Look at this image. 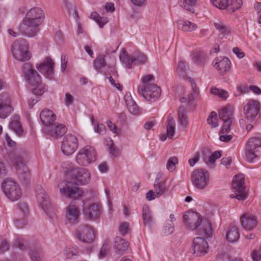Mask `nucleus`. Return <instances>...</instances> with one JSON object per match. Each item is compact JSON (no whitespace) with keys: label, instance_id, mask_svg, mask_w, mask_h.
<instances>
[{"label":"nucleus","instance_id":"obj_31","mask_svg":"<svg viewBox=\"0 0 261 261\" xmlns=\"http://www.w3.org/2000/svg\"><path fill=\"white\" fill-rule=\"evenodd\" d=\"M214 25L220 34L223 36L229 35L231 33V28L221 21L218 20L214 22Z\"/></svg>","mask_w":261,"mask_h":261},{"label":"nucleus","instance_id":"obj_55","mask_svg":"<svg viewBox=\"0 0 261 261\" xmlns=\"http://www.w3.org/2000/svg\"><path fill=\"white\" fill-rule=\"evenodd\" d=\"M232 121H223V124L221 128V132L222 134L228 133L230 130V125Z\"/></svg>","mask_w":261,"mask_h":261},{"label":"nucleus","instance_id":"obj_10","mask_svg":"<svg viewBox=\"0 0 261 261\" xmlns=\"http://www.w3.org/2000/svg\"><path fill=\"white\" fill-rule=\"evenodd\" d=\"M22 72L26 82L32 86H35L36 84L41 83L40 76L30 63H26L23 64Z\"/></svg>","mask_w":261,"mask_h":261},{"label":"nucleus","instance_id":"obj_15","mask_svg":"<svg viewBox=\"0 0 261 261\" xmlns=\"http://www.w3.org/2000/svg\"><path fill=\"white\" fill-rule=\"evenodd\" d=\"M260 146V137H253L248 140L246 147V158L248 162H252L257 158L255 153L256 151V148Z\"/></svg>","mask_w":261,"mask_h":261},{"label":"nucleus","instance_id":"obj_39","mask_svg":"<svg viewBox=\"0 0 261 261\" xmlns=\"http://www.w3.org/2000/svg\"><path fill=\"white\" fill-rule=\"evenodd\" d=\"M196 1L197 0H179L178 3L180 7L190 12L193 13L194 12L193 7Z\"/></svg>","mask_w":261,"mask_h":261},{"label":"nucleus","instance_id":"obj_45","mask_svg":"<svg viewBox=\"0 0 261 261\" xmlns=\"http://www.w3.org/2000/svg\"><path fill=\"white\" fill-rule=\"evenodd\" d=\"M189 80L191 84L192 88L193 89V93H191L188 96V102L193 101L197 96L198 92L197 91L196 89V83L194 82V80H192L191 77H189Z\"/></svg>","mask_w":261,"mask_h":261},{"label":"nucleus","instance_id":"obj_60","mask_svg":"<svg viewBox=\"0 0 261 261\" xmlns=\"http://www.w3.org/2000/svg\"><path fill=\"white\" fill-rule=\"evenodd\" d=\"M178 70L179 74L181 75L186 71V62L184 61H179L178 64Z\"/></svg>","mask_w":261,"mask_h":261},{"label":"nucleus","instance_id":"obj_62","mask_svg":"<svg viewBox=\"0 0 261 261\" xmlns=\"http://www.w3.org/2000/svg\"><path fill=\"white\" fill-rule=\"evenodd\" d=\"M68 59L66 55H62L61 56V68L62 71H64L67 67Z\"/></svg>","mask_w":261,"mask_h":261},{"label":"nucleus","instance_id":"obj_38","mask_svg":"<svg viewBox=\"0 0 261 261\" xmlns=\"http://www.w3.org/2000/svg\"><path fill=\"white\" fill-rule=\"evenodd\" d=\"M119 58L121 61L129 68H131L132 63L135 62V59H133L134 57H129L126 54L125 48L123 49L122 53L119 56Z\"/></svg>","mask_w":261,"mask_h":261},{"label":"nucleus","instance_id":"obj_43","mask_svg":"<svg viewBox=\"0 0 261 261\" xmlns=\"http://www.w3.org/2000/svg\"><path fill=\"white\" fill-rule=\"evenodd\" d=\"M211 92L213 95H217L222 99L225 100L228 96V92L226 90L216 87H212Z\"/></svg>","mask_w":261,"mask_h":261},{"label":"nucleus","instance_id":"obj_17","mask_svg":"<svg viewBox=\"0 0 261 261\" xmlns=\"http://www.w3.org/2000/svg\"><path fill=\"white\" fill-rule=\"evenodd\" d=\"M13 109L10 105V97L7 93L0 94V118H6Z\"/></svg>","mask_w":261,"mask_h":261},{"label":"nucleus","instance_id":"obj_11","mask_svg":"<svg viewBox=\"0 0 261 261\" xmlns=\"http://www.w3.org/2000/svg\"><path fill=\"white\" fill-rule=\"evenodd\" d=\"M192 182L194 187L199 190L205 189L208 185L209 176L207 172L202 169L194 171L192 175Z\"/></svg>","mask_w":261,"mask_h":261},{"label":"nucleus","instance_id":"obj_54","mask_svg":"<svg viewBox=\"0 0 261 261\" xmlns=\"http://www.w3.org/2000/svg\"><path fill=\"white\" fill-rule=\"evenodd\" d=\"M30 255L33 261H42L40 252L38 250H31Z\"/></svg>","mask_w":261,"mask_h":261},{"label":"nucleus","instance_id":"obj_41","mask_svg":"<svg viewBox=\"0 0 261 261\" xmlns=\"http://www.w3.org/2000/svg\"><path fill=\"white\" fill-rule=\"evenodd\" d=\"M90 18L94 20L100 28L108 22V19L107 17H101L95 12H93L90 14Z\"/></svg>","mask_w":261,"mask_h":261},{"label":"nucleus","instance_id":"obj_13","mask_svg":"<svg viewBox=\"0 0 261 261\" xmlns=\"http://www.w3.org/2000/svg\"><path fill=\"white\" fill-rule=\"evenodd\" d=\"M260 110L258 100L249 99L244 106L243 111L245 118L250 122L253 121Z\"/></svg>","mask_w":261,"mask_h":261},{"label":"nucleus","instance_id":"obj_8","mask_svg":"<svg viewBox=\"0 0 261 261\" xmlns=\"http://www.w3.org/2000/svg\"><path fill=\"white\" fill-rule=\"evenodd\" d=\"M42 22V21L37 19H34L25 16L22 21L24 27L21 31V33L24 35L29 37H35L39 32V27Z\"/></svg>","mask_w":261,"mask_h":261},{"label":"nucleus","instance_id":"obj_34","mask_svg":"<svg viewBox=\"0 0 261 261\" xmlns=\"http://www.w3.org/2000/svg\"><path fill=\"white\" fill-rule=\"evenodd\" d=\"M227 240L230 243H234L240 238L238 229L236 226H232L227 231L226 234Z\"/></svg>","mask_w":261,"mask_h":261},{"label":"nucleus","instance_id":"obj_64","mask_svg":"<svg viewBox=\"0 0 261 261\" xmlns=\"http://www.w3.org/2000/svg\"><path fill=\"white\" fill-rule=\"evenodd\" d=\"M133 59L139 64H143L146 62V57L144 54H140L137 57H134Z\"/></svg>","mask_w":261,"mask_h":261},{"label":"nucleus","instance_id":"obj_4","mask_svg":"<svg viewBox=\"0 0 261 261\" xmlns=\"http://www.w3.org/2000/svg\"><path fill=\"white\" fill-rule=\"evenodd\" d=\"M58 188L61 194L68 198L78 199L83 195L80 189L71 181L62 180L58 184Z\"/></svg>","mask_w":261,"mask_h":261},{"label":"nucleus","instance_id":"obj_21","mask_svg":"<svg viewBox=\"0 0 261 261\" xmlns=\"http://www.w3.org/2000/svg\"><path fill=\"white\" fill-rule=\"evenodd\" d=\"M36 198L39 205L48 215V209L50 205L49 197L45 191L40 186H38L36 188Z\"/></svg>","mask_w":261,"mask_h":261},{"label":"nucleus","instance_id":"obj_18","mask_svg":"<svg viewBox=\"0 0 261 261\" xmlns=\"http://www.w3.org/2000/svg\"><path fill=\"white\" fill-rule=\"evenodd\" d=\"M75 204V201L72 200L66 208V221L71 224L77 223L80 217L79 208Z\"/></svg>","mask_w":261,"mask_h":261},{"label":"nucleus","instance_id":"obj_48","mask_svg":"<svg viewBox=\"0 0 261 261\" xmlns=\"http://www.w3.org/2000/svg\"><path fill=\"white\" fill-rule=\"evenodd\" d=\"M216 7L220 9H225L228 5V0H211Z\"/></svg>","mask_w":261,"mask_h":261},{"label":"nucleus","instance_id":"obj_36","mask_svg":"<svg viewBox=\"0 0 261 261\" xmlns=\"http://www.w3.org/2000/svg\"><path fill=\"white\" fill-rule=\"evenodd\" d=\"M232 112L228 107L223 108L219 111V117L223 121H233Z\"/></svg>","mask_w":261,"mask_h":261},{"label":"nucleus","instance_id":"obj_14","mask_svg":"<svg viewBox=\"0 0 261 261\" xmlns=\"http://www.w3.org/2000/svg\"><path fill=\"white\" fill-rule=\"evenodd\" d=\"M68 174L71 179L81 185L87 184L90 179V174L85 168H72L69 171Z\"/></svg>","mask_w":261,"mask_h":261},{"label":"nucleus","instance_id":"obj_1","mask_svg":"<svg viewBox=\"0 0 261 261\" xmlns=\"http://www.w3.org/2000/svg\"><path fill=\"white\" fill-rule=\"evenodd\" d=\"M183 218L184 223L189 229H197L198 232L206 238L212 236V228L211 223L206 219H202L198 213L188 212Z\"/></svg>","mask_w":261,"mask_h":261},{"label":"nucleus","instance_id":"obj_59","mask_svg":"<svg viewBox=\"0 0 261 261\" xmlns=\"http://www.w3.org/2000/svg\"><path fill=\"white\" fill-rule=\"evenodd\" d=\"M203 60V55L201 53H195L193 55L192 60L196 63H201Z\"/></svg>","mask_w":261,"mask_h":261},{"label":"nucleus","instance_id":"obj_58","mask_svg":"<svg viewBox=\"0 0 261 261\" xmlns=\"http://www.w3.org/2000/svg\"><path fill=\"white\" fill-rule=\"evenodd\" d=\"M252 259L253 261H259L261 258V249H255L251 253Z\"/></svg>","mask_w":261,"mask_h":261},{"label":"nucleus","instance_id":"obj_57","mask_svg":"<svg viewBox=\"0 0 261 261\" xmlns=\"http://www.w3.org/2000/svg\"><path fill=\"white\" fill-rule=\"evenodd\" d=\"M108 244L105 243L101 247L99 253V257L100 258H103L106 256L107 253L109 251V246Z\"/></svg>","mask_w":261,"mask_h":261},{"label":"nucleus","instance_id":"obj_26","mask_svg":"<svg viewBox=\"0 0 261 261\" xmlns=\"http://www.w3.org/2000/svg\"><path fill=\"white\" fill-rule=\"evenodd\" d=\"M100 206L96 203H91L88 207L83 209L84 213L89 220H94L99 217Z\"/></svg>","mask_w":261,"mask_h":261},{"label":"nucleus","instance_id":"obj_44","mask_svg":"<svg viewBox=\"0 0 261 261\" xmlns=\"http://www.w3.org/2000/svg\"><path fill=\"white\" fill-rule=\"evenodd\" d=\"M159 179L158 180H155L154 185V190L158 196L163 194L166 191L165 183L159 182Z\"/></svg>","mask_w":261,"mask_h":261},{"label":"nucleus","instance_id":"obj_51","mask_svg":"<svg viewBox=\"0 0 261 261\" xmlns=\"http://www.w3.org/2000/svg\"><path fill=\"white\" fill-rule=\"evenodd\" d=\"M178 163V159L175 156L170 158L167 164V168L170 171H174L175 169V166Z\"/></svg>","mask_w":261,"mask_h":261},{"label":"nucleus","instance_id":"obj_30","mask_svg":"<svg viewBox=\"0 0 261 261\" xmlns=\"http://www.w3.org/2000/svg\"><path fill=\"white\" fill-rule=\"evenodd\" d=\"M177 27L184 32H192L197 28V25L188 20H179L177 21Z\"/></svg>","mask_w":261,"mask_h":261},{"label":"nucleus","instance_id":"obj_50","mask_svg":"<svg viewBox=\"0 0 261 261\" xmlns=\"http://www.w3.org/2000/svg\"><path fill=\"white\" fill-rule=\"evenodd\" d=\"M174 230V223L171 221H166V225L163 229V233L166 234L172 233Z\"/></svg>","mask_w":261,"mask_h":261},{"label":"nucleus","instance_id":"obj_28","mask_svg":"<svg viewBox=\"0 0 261 261\" xmlns=\"http://www.w3.org/2000/svg\"><path fill=\"white\" fill-rule=\"evenodd\" d=\"M178 122L182 129L189 126L188 116L187 110L182 106L180 107L178 111Z\"/></svg>","mask_w":261,"mask_h":261},{"label":"nucleus","instance_id":"obj_7","mask_svg":"<svg viewBox=\"0 0 261 261\" xmlns=\"http://www.w3.org/2000/svg\"><path fill=\"white\" fill-rule=\"evenodd\" d=\"M96 160V153L95 149L89 146L81 149L76 156V162L81 166H87Z\"/></svg>","mask_w":261,"mask_h":261},{"label":"nucleus","instance_id":"obj_32","mask_svg":"<svg viewBox=\"0 0 261 261\" xmlns=\"http://www.w3.org/2000/svg\"><path fill=\"white\" fill-rule=\"evenodd\" d=\"M142 218L145 226L150 227L153 224V220L150 211L147 206L142 207Z\"/></svg>","mask_w":261,"mask_h":261},{"label":"nucleus","instance_id":"obj_40","mask_svg":"<svg viewBox=\"0 0 261 261\" xmlns=\"http://www.w3.org/2000/svg\"><path fill=\"white\" fill-rule=\"evenodd\" d=\"M63 253L66 258L71 259L78 255V250L76 246L69 245L64 248Z\"/></svg>","mask_w":261,"mask_h":261},{"label":"nucleus","instance_id":"obj_25","mask_svg":"<svg viewBox=\"0 0 261 261\" xmlns=\"http://www.w3.org/2000/svg\"><path fill=\"white\" fill-rule=\"evenodd\" d=\"M40 119L44 127L51 125L56 120V116L52 111L45 109L40 114Z\"/></svg>","mask_w":261,"mask_h":261},{"label":"nucleus","instance_id":"obj_37","mask_svg":"<svg viewBox=\"0 0 261 261\" xmlns=\"http://www.w3.org/2000/svg\"><path fill=\"white\" fill-rule=\"evenodd\" d=\"M126 104L129 112L134 115H137L139 113V109L135 101L132 97L125 98Z\"/></svg>","mask_w":261,"mask_h":261},{"label":"nucleus","instance_id":"obj_63","mask_svg":"<svg viewBox=\"0 0 261 261\" xmlns=\"http://www.w3.org/2000/svg\"><path fill=\"white\" fill-rule=\"evenodd\" d=\"M232 51L233 53L240 59H242L245 56V53L241 48L238 47H234Z\"/></svg>","mask_w":261,"mask_h":261},{"label":"nucleus","instance_id":"obj_52","mask_svg":"<svg viewBox=\"0 0 261 261\" xmlns=\"http://www.w3.org/2000/svg\"><path fill=\"white\" fill-rule=\"evenodd\" d=\"M67 7L68 11V14L69 15H72L74 19L77 20L79 19V15L75 6L74 5L69 4L67 6Z\"/></svg>","mask_w":261,"mask_h":261},{"label":"nucleus","instance_id":"obj_42","mask_svg":"<svg viewBox=\"0 0 261 261\" xmlns=\"http://www.w3.org/2000/svg\"><path fill=\"white\" fill-rule=\"evenodd\" d=\"M106 65L105 57L103 55H100L96 57L93 62V67L97 70H100Z\"/></svg>","mask_w":261,"mask_h":261},{"label":"nucleus","instance_id":"obj_56","mask_svg":"<svg viewBox=\"0 0 261 261\" xmlns=\"http://www.w3.org/2000/svg\"><path fill=\"white\" fill-rule=\"evenodd\" d=\"M221 156V153L220 151H215L211 156H209L208 159V162L211 164H213L215 161L217 159L220 158Z\"/></svg>","mask_w":261,"mask_h":261},{"label":"nucleus","instance_id":"obj_9","mask_svg":"<svg viewBox=\"0 0 261 261\" xmlns=\"http://www.w3.org/2000/svg\"><path fill=\"white\" fill-rule=\"evenodd\" d=\"M79 142L77 137L71 134H68L63 138L61 149L63 153L66 155H70L77 149Z\"/></svg>","mask_w":261,"mask_h":261},{"label":"nucleus","instance_id":"obj_24","mask_svg":"<svg viewBox=\"0 0 261 261\" xmlns=\"http://www.w3.org/2000/svg\"><path fill=\"white\" fill-rule=\"evenodd\" d=\"M241 223L242 227L248 230L255 228L257 224L256 217L248 213H245L241 217Z\"/></svg>","mask_w":261,"mask_h":261},{"label":"nucleus","instance_id":"obj_22","mask_svg":"<svg viewBox=\"0 0 261 261\" xmlns=\"http://www.w3.org/2000/svg\"><path fill=\"white\" fill-rule=\"evenodd\" d=\"M214 67L217 68L219 73L223 75L226 73L230 68L231 62L225 57L217 58L214 61Z\"/></svg>","mask_w":261,"mask_h":261},{"label":"nucleus","instance_id":"obj_5","mask_svg":"<svg viewBox=\"0 0 261 261\" xmlns=\"http://www.w3.org/2000/svg\"><path fill=\"white\" fill-rule=\"evenodd\" d=\"M2 189L5 195L11 201L17 200L22 194L18 184L11 179L5 180L2 184Z\"/></svg>","mask_w":261,"mask_h":261},{"label":"nucleus","instance_id":"obj_46","mask_svg":"<svg viewBox=\"0 0 261 261\" xmlns=\"http://www.w3.org/2000/svg\"><path fill=\"white\" fill-rule=\"evenodd\" d=\"M243 4L242 0H228L227 8H229L232 12L241 8Z\"/></svg>","mask_w":261,"mask_h":261},{"label":"nucleus","instance_id":"obj_35","mask_svg":"<svg viewBox=\"0 0 261 261\" xmlns=\"http://www.w3.org/2000/svg\"><path fill=\"white\" fill-rule=\"evenodd\" d=\"M9 127L17 135L20 136L22 134L23 130L18 117L13 118L9 123Z\"/></svg>","mask_w":261,"mask_h":261},{"label":"nucleus","instance_id":"obj_19","mask_svg":"<svg viewBox=\"0 0 261 261\" xmlns=\"http://www.w3.org/2000/svg\"><path fill=\"white\" fill-rule=\"evenodd\" d=\"M67 128L63 124L54 123L48 127H44L43 132L47 135L56 138L63 136L67 132Z\"/></svg>","mask_w":261,"mask_h":261},{"label":"nucleus","instance_id":"obj_53","mask_svg":"<svg viewBox=\"0 0 261 261\" xmlns=\"http://www.w3.org/2000/svg\"><path fill=\"white\" fill-rule=\"evenodd\" d=\"M129 227V223L123 222L120 224L119 231L121 235H125L128 233Z\"/></svg>","mask_w":261,"mask_h":261},{"label":"nucleus","instance_id":"obj_23","mask_svg":"<svg viewBox=\"0 0 261 261\" xmlns=\"http://www.w3.org/2000/svg\"><path fill=\"white\" fill-rule=\"evenodd\" d=\"M13 162L15 164L18 174L21 176L22 178L25 179L30 176V171L28 167L22 162L19 155L15 156L13 159Z\"/></svg>","mask_w":261,"mask_h":261},{"label":"nucleus","instance_id":"obj_29","mask_svg":"<svg viewBox=\"0 0 261 261\" xmlns=\"http://www.w3.org/2000/svg\"><path fill=\"white\" fill-rule=\"evenodd\" d=\"M25 16L34 19H37L43 21L44 17V13L41 8L34 7L31 9L27 13Z\"/></svg>","mask_w":261,"mask_h":261},{"label":"nucleus","instance_id":"obj_27","mask_svg":"<svg viewBox=\"0 0 261 261\" xmlns=\"http://www.w3.org/2000/svg\"><path fill=\"white\" fill-rule=\"evenodd\" d=\"M128 242L120 237H116L114 241V248L117 253L122 254L126 251Z\"/></svg>","mask_w":261,"mask_h":261},{"label":"nucleus","instance_id":"obj_20","mask_svg":"<svg viewBox=\"0 0 261 261\" xmlns=\"http://www.w3.org/2000/svg\"><path fill=\"white\" fill-rule=\"evenodd\" d=\"M54 63L50 57L45 58L42 62L36 65L37 70L47 77L54 74Z\"/></svg>","mask_w":261,"mask_h":261},{"label":"nucleus","instance_id":"obj_6","mask_svg":"<svg viewBox=\"0 0 261 261\" xmlns=\"http://www.w3.org/2000/svg\"><path fill=\"white\" fill-rule=\"evenodd\" d=\"M244 182L245 175L243 174L240 173L234 177L232 182V188L235 194H231L230 195L231 198H236L241 201L247 198Z\"/></svg>","mask_w":261,"mask_h":261},{"label":"nucleus","instance_id":"obj_3","mask_svg":"<svg viewBox=\"0 0 261 261\" xmlns=\"http://www.w3.org/2000/svg\"><path fill=\"white\" fill-rule=\"evenodd\" d=\"M11 52L13 57L20 61H28L31 57L28 50V44L24 39L15 41L11 46Z\"/></svg>","mask_w":261,"mask_h":261},{"label":"nucleus","instance_id":"obj_47","mask_svg":"<svg viewBox=\"0 0 261 261\" xmlns=\"http://www.w3.org/2000/svg\"><path fill=\"white\" fill-rule=\"evenodd\" d=\"M35 86V87L33 89L32 92L36 95H41L46 90V86L42 84L41 82Z\"/></svg>","mask_w":261,"mask_h":261},{"label":"nucleus","instance_id":"obj_12","mask_svg":"<svg viewBox=\"0 0 261 261\" xmlns=\"http://www.w3.org/2000/svg\"><path fill=\"white\" fill-rule=\"evenodd\" d=\"M76 237L79 241L87 244L92 243L95 238L92 227L87 224H83L79 227L76 230Z\"/></svg>","mask_w":261,"mask_h":261},{"label":"nucleus","instance_id":"obj_33","mask_svg":"<svg viewBox=\"0 0 261 261\" xmlns=\"http://www.w3.org/2000/svg\"><path fill=\"white\" fill-rule=\"evenodd\" d=\"M167 123L166 136L169 139H172L175 132V121L171 114L168 116Z\"/></svg>","mask_w":261,"mask_h":261},{"label":"nucleus","instance_id":"obj_61","mask_svg":"<svg viewBox=\"0 0 261 261\" xmlns=\"http://www.w3.org/2000/svg\"><path fill=\"white\" fill-rule=\"evenodd\" d=\"M18 206L19 210L23 214V217H24L28 212V208L27 204L25 203H19L18 204Z\"/></svg>","mask_w":261,"mask_h":261},{"label":"nucleus","instance_id":"obj_49","mask_svg":"<svg viewBox=\"0 0 261 261\" xmlns=\"http://www.w3.org/2000/svg\"><path fill=\"white\" fill-rule=\"evenodd\" d=\"M207 121L209 124L212 125L213 128L218 126L217 114L215 112H212L207 119Z\"/></svg>","mask_w":261,"mask_h":261},{"label":"nucleus","instance_id":"obj_2","mask_svg":"<svg viewBox=\"0 0 261 261\" xmlns=\"http://www.w3.org/2000/svg\"><path fill=\"white\" fill-rule=\"evenodd\" d=\"M154 80L151 74L144 75L141 78L142 84L138 87V94L142 95L147 101L154 102L161 95V89L156 84L150 83Z\"/></svg>","mask_w":261,"mask_h":261},{"label":"nucleus","instance_id":"obj_16","mask_svg":"<svg viewBox=\"0 0 261 261\" xmlns=\"http://www.w3.org/2000/svg\"><path fill=\"white\" fill-rule=\"evenodd\" d=\"M193 254L197 256L204 255L207 253L208 246L205 240L201 237H196L192 244Z\"/></svg>","mask_w":261,"mask_h":261}]
</instances>
